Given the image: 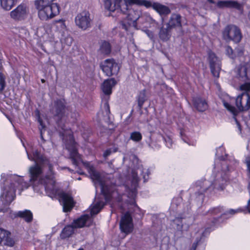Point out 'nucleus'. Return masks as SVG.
<instances>
[{
  "instance_id": "nucleus-1",
  "label": "nucleus",
  "mask_w": 250,
  "mask_h": 250,
  "mask_svg": "<svg viewBox=\"0 0 250 250\" xmlns=\"http://www.w3.org/2000/svg\"><path fill=\"white\" fill-rule=\"evenodd\" d=\"M29 160L35 164L29 168L30 182L35 192L41 193L44 189L50 197L57 193L53 165L44 155L38 150L32 149V154L26 150Z\"/></svg>"
},
{
  "instance_id": "nucleus-2",
  "label": "nucleus",
  "mask_w": 250,
  "mask_h": 250,
  "mask_svg": "<svg viewBox=\"0 0 250 250\" xmlns=\"http://www.w3.org/2000/svg\"><path fill=\"white\" fill-rule=\"evenodd\" d=\"M224 150V148L220 147L216 150V156L217 157L215 160L214 169L212 174L208 180L197 181L196 183V190H199L195 192V195L198 194V200L202 202L204 196L203 193L208 189L223 190L229 179V173L230 169L229 166H236L237 161L233 158L228 159L227 156L224 158L220 156L219 151Z\"/></svg>"
},
{
  "instance_id": "nucleus-3",
  "label": "nucleus",
  "mask_w": 250,
  "mask_h": 250,
  "mask_svg": "<svg viewBox=\"0 0 250 250\" xmlns=\"http://www.w3.org/2000/svg\"><path fill=\"white\" fill-rule=\"evenodd\" d=\"M57 123L59 126L62 130L60 131V134L65 143L66 148L69 152L70 158L73 164L77 166L80 162H82L83 163L84 166L87 169L91 178L94 183L96 188H97L98 186H99L105 201H109L112 196L113 191V187L108 186V182L104 180L100 173L96 171L94 167L91 165L89 162L82 161L81 156L78 152L72 131L70 129H65L64 125H62L59 121H57Z\"/></svg>"
},
{
  "instance_id": "nucleus-4",
  "label": "nucleus",
  "mask_w": 250,
  "mask_h": 250,
  "mask_svg": "<svg viewBox=\"0 0 250 250\" xmlns=\"http://www.w3.org/2000/svg\"><path fill=\"white\" fill-rule=\"evenodd\" d=\"M0 201L4 206H6L14 200L16 189L21 194L23 190L29 187V185L24 181L21 176L17 174L2 173L0 180Z\"/></svg>"
},
{
  "instance_id": "nucleus-5",
  "label": "nucleus",
  "mask_w": 250,
  "mask_h": 250,
  "mask_svg": "<svg viewBox=\"0 0 250 250\" xmlns=\"http://www.w3.org/2000/svg\"><path fill=\"white\" fill-rule=\"evenodd\" d=\"M56 0H35V6L38 10L39 18L42 21L51 19L60 13V6Z\"/></svg>"
},
{
  "instance_id": "nucleus-6",
  "label": "nucleus",
  "mask_w": 250,
  "mask_h": 250,
  "mask_svg": "<svg viewBox=\"0 0 250 250\" xmlns=\"http://www.w3.org/2000/svg\"><path fill=\"white\" fill-rule=\"evenodd\" d=\"M233 75L239 81L244 82L240 85V90L248 93L250 91V64L236 67Z\"/></svg>"
},
{
  "instance_id": "nucleus-7",
  "label": "nucleus",
  "mask_w": 250,
  "mask_h": 250,
  "mask_svg": "<svg viewBox=\"0 0 250 250\" xmlns=\"http://www.w3.org/2000/svg\"><path fill=\"white\" fill-rule=\"evenodd\" d=\"M56 36L59 38L62 44L70 46L73 42V39L68 33L65 23L62 19L56 20L53 23Z\"/></svg>"
},
{
  "instance_id": "nucleus-8",
  "label": "nucleus",
  "mask_w": 250,
  "mask_h": 250,
  "mask_svg": "<svg viewBox=\"0 0 250 250\" xmlns=\"http://www.w3.org/2000/svg\"><path fill=\"white\" fill-rule=\"evenodd\" d=\"M139 178L135 171L132 173L131 178L127 181L125 185L127 196L129 199L128 201L130 205H132L137 208L138 206L136 204L135 198L137 193V187L138 186Z\"/></svg>"
},
{
  "instance_id": "nucleus-9",
  "label": "nucleus",
  "mask_w": 250,
  "mask_h": 250,
  "mask_svg": "<svg viewBox=\"0 0 250 250\" xmlns=\"http://www.w3.org/2000/svg\"><path fill=\"white\" fill-rule=\"evenodd\" d=\"M121 13L124 15V16L122 17L123 19L126 18V20L121 21V26L123 29L127 30L128 28L131 24L135 26L137 24V21H138V23H140L139 20L142 15L140 10L138 9H131L128 8L127 12Z\"/></svg>"
},
{
  "instance_id": "nucleus-10",
  "label": "nucleus",
  "mask_w": 250,
  "mask_h": 250,
  "mask_svg": "<svg viewBox=\"0 0 250 250\" xmlns=\"http://www.w3.org/2000/svg\"><path fill=\"white\" fill-rule=\"evenodd\" d=\"M223 38L227 41H233L239 42L242 38L240 29L235 25H229L225 27L223 32Z\"/></svg>"
},
{
  "instance_id": "nucleus-11",
  "label": "nucleus",
  "mask_w": 250,
  "mask_h": 250,
  "mask_svg": "<svg viewBox=\"0 0 250 250\" xmlns=\"http://www.w3.org/2000/svg\"><path fill=\"white\" fill-rule=\"evenodd\" d=\"M100 67L103 72L107 76L116 74L119 70L118 64L113 59H106L100 64Z\"/></svg>"
},
{
  "instance_id": "nucleus-12",
  "label": "nucleus",
  "mask_w": 250,
  "mask_h": 250,
  "mask_svg": "<svg viewBox=\"0 0 250 250\" xmlns=\"http://www.w3.org/2000/svg\"><path fill=\"white\" fill-rule=\"evenodd\" d=\"M29 14V10L27 5L21 3L11 11L10 17L17 21H21L26 19Z\"/></svg>"
},
{
  "instance_id": "nucleus-13",
  "label": "nucleus",
  "mask_w": 250,
  "mask_h": 250,
  "mask_svg": "<svg viewBox=\"0 0 250 250\" xmlns=\"http://www.w3.org/2000/svg\"><path fill=\"white\" fill-rule=\"evenodd\" d=\"M90 16V13L86 11L78 14L75 19L76 25L83 30H85L89 27L92 21Z\"/></svg>"
},
{
  "instance_id": "nucleus-14",
  "label": "nucleus",
  "mask_w": 250,
  "mask_h": 250,
  "mask_svg": "<svg viewBox=\"0 0 250 250\" xmlns=\"http://www.w3.org/2000/svg\"><path fill=\"white\" fill-rule=\"evenodd\" d=\"M208 61L211 72L214 77L219 78L221 70V61L215 54L212 52L208 53Z\"/></svg>"
},
{
  "instance_id": "nucleus-15",
  "label": "nucleus",
  "mask_w": 250,
  "mask_h": 250,
  "mask_svg": "<svg viewBox=\"0 0 250 250\" xmlns=\"http://www.w3.org/2000/svg\"><path fill=\"white\" fill-rule=\"evenodd\" d=\"M235 103L239 111L248 110L250 108V95L246 92H243L237 97Z\"/></svg>"
},
{
  "instance_id": "nucleus-16",
  "label": "nucleus",
  "mask_w": 250,
  "mask_h": 250,
  "mask_svg": "<svg viewBox=\"0 0 250 250\" xmlns=\"http://www.w3.org/2000/svg\"><path fill=\"white\" fill-rule=\"evenodd\" d=\"M133 225L130 212H127L122 216L120 223V228L122 232L127 234L133 230Z\"/></svg>"
},
{
  "instance_id": "nucleus-17",
  "label": "nucleus",
  "mask_w": 250,
  "mask_h": 250,
  "mask_svg": "<svg viewBox=\"0 0 250 250\" xmlns=\"http://www.w3.org/2000/svg\"><path fill=\"white\" fill-rule=\"evenodd\" d=\"M125 3L122 4L121 6V12H126L128 10V8L133 6H144L148 8L150 6V1L146 0H124Z\"/></svg>"
},
{
  "instance_id": "nucleus-18",
  "label": "nucleus",
  "mask_w": 250,
  "mask_h": 250,
  "mask_svg": "<svg viewBox=\"0 0 250 250\" xmlns=\"http://www.w3.org/2000/svg\"><path fill=\"white\" fill-rule=\"evenodd\" d=\"M64 104L62 100H56L52 103L50 106V111L53 116L61 118L64 114Z\"/></svg>"
},
{
  "instance_id": "nucleus-19",
  "label": "nucleus",
  "mask_w": 250,
  "mask_h": 250,
  "mask_svg": "<svg viewBox=\"0 0 250 250\" xmlns=\"http://www.w3.org/2000/svg\"><path fill=\"white\" fill-rule=\"evenodd\" d=\"M60 200L62 203L64 212H68L71 210L74 206L73 197L68 193L63 192L60 195Z\"/></svg>"
},
{
  "instance_id": "nucleus-20",
  "label": "nucleus",
  "mask_w": 250,
  "mask_h": 250,
  "mask_svg": "<svg viewBox=\"0 0 250 250\" xmlns=\"http://www.w3.org/2000/svg\"><path fill=\"white\" fill-rule=\"evenodd\" d=\"M11 233L7 230L0 228V244L3 242L4 245L13 247L15 241L10 237Z\"/></svg>"
},
{
  "instance_id": "nucleus-21",
  "label": "nucleus",
  "mask_w": 250,
  "mask_h": 250,
  "mask_svg": "<svg viewBox=\"0 0 250 250\" xmlns=\"http://www.w3.org/2000/svg\"><path fill=\"white\" fill-rule=\"evenodd\" d=\"M150 7H152L161 16L168 15L170 12V10L167 6L159 2L150 1V6L149 8Z\"/></svg>"
},
{
  "instance_id": "nucleus-22",
  "label": "nucleus",
  "mask_w": 250,
  "mask_h": 250,
  "mask_svg": "<svg viewBox=\"0 0 250 250\" xmlns=\"http://www.w3.org/2000/svg\"><path fill=\"white\" fill-rule=\"evenodd\" d=\"M91 219L88 215H83L74 220L72 224L75 228H81L90 226Z\"/></svg>"
},
{
  "instance_id": "nucleus-23",
  "label": "nucleus",
  "mask_w": 250,
  "mask_h": 250,
  "mask_svg": "<svg viewBox=\"0 0 250 250\" xmlns=\"http://www.w3.org/2000/svg\"><path fill=\"white\" fill-rule=\"evenodd\" d=\"M216 5L220 8H231L241 10L242 6L237 1L232 0H220L216 3Z\"/></svg>"
},
{
  "instance_id": "nucleus-24",
  "label": "nucleus",
  "mask_w": 250,
  "mask_h": 250,
  "mask_svg": "<svg viewBox=\"0 0 250 250\" xmlns=\"http://www.w3.org/2000/svg\"><path fill=\"white\" fill-rule=\"evenodd\" d=\"M121 2L122 0H105L104 6L105 8L109 11L113 12L117 10L118 12H121Z\"/></svg>"
},
{
  "instance_id": "nucleus-25",
  "label": "nucleus",
  "mask_w": 250,
  "mask_h": 250,
  "mask_svg": "<svg viewBox=\"0 0 250 250\" xmlns=\"http://www.w3.org/2000/svg\"><path fill=\"white\" fill-rule=\"evenodd\" d=\"M172 28L168 25L164 24L160 28L159 36L163 41H167L171 37V30Z\"/></svg>"
},
{
  "instance_id": "nucleus-26",
  "label": "nucleus",
  "mask_w": 250,
  "mask_h": 250,
  "mask_svg": "<svg viewBox=\"0 0 250 250\" xmlns=\"http://www.w3.org/2000/svg\"><path fill=\"white\" fill-rule=\"evenodd\" d=\"M193 102L195 107L200 112H203L208 108V104L206 101L200 97L193 98Z\"/></svg>"
},
{
  "instance_id": "nucleus-27",
  "label": "nucleus",
  "mask_w": 250,
  "mask_h": 250,
  "mask_svg": "<svg viewBox=\"0 0 250 250\" xmlns=\"http://www.w3.org/2000/svg\"><path fill=\"white\" fill-rule=\"evenodd\" d=\"M114 79H107L103 83L102 89L103 92L106 95H109L112 92V88L115 84Z\"/></svg>"
},
{
  "instance_id": "nucleus-28",
  "label": "nucleus",
  "mask_w": 250,
  "mask_h": 250,
  "mask_svg": "<svg viewBox=\"0 0 250 250\" xmlns=\"http://www.w3.org/2000/svg\"><path fill=\"white\" fill-rule=\"evenodd\" d=\"M140 23L142 24H145V27L147 26V24H149L151 26L157 25L156 21L154 20L149 15L145 13L141 15L140 19L139 20Z\"/></svg>"
},
{
  "instance_id": "nucleus-29",
  "label": "nucleus",
  "mask_w": 250,
  "mask_h": 250,
  "mask_svg": "<svg viewBox=\"0 0 250 250\" xmlns=\"http://www.w3.org/2000/svg\"><path fill=\"white\" fill-rule=\"evenodd\" d=\"M14 217L19 216L23 218L27 222H30L33 219V214L29 210H24L23 211H19L14 213Z\"/></svg>"
},
{
  "instance_id": "nucleus-30",
  "label": "nucleus",
  "mask_w": 250,
  "mask_h": 250,
  "mask_svg": "<svg viewBox=\"0 0 250 250\" xmlns=\"http://www.w3.org/2000/svg\"><path fill=\"white\" fill-rule=\"evenodd\" d=\"M74 228L75 227L73 226V224L65 226L60 234L61 238L64 239L71 236L74 233Z\"/></svg>"
},
{
  "instance_id": "nucleus-31",
  "label": "nucleus",
  "mask_w": 250,
  "mask_h": 250,
  "mask_svg": "<svg viewBox=\"0 0 250 250\" xmlns=\"http://www.w3.org/2000/svg\"><path fill=\"white\" fill-rule=\"evenodd\" d=\"M166 24L168 25V26L172 28L175 26H181V17L179 15H172L168 23Z\"/></svg>"
},
{
  "instance_id": "nucleus-32",
  "label": "nucleus",
  "mask_w": 250,
  "mask_h": 250,
  "mask_svg": "<svg viewBox=\"0 0 250 250\" xmlns=\"http://www.w3.org/2000/svg\"><path fill=\"white\" fill-rule=\"evenodd\" d=\"M18 0H0L1 7L9 11L17 3Z\"/></svg>"
},
{
  "instance_id": "nucleus-33",
  "label": "nucleus",
  "mask_w": 250,
  "mask_h": 250,
  "mask_svg": "<svg viewBox=\"0 0 250 250\" xmlns=\"http://www.w3.org/2000/svg\"><path fill=\"white\" fill-rule=\"evenodd\" d=\"M104 205L103 201H98L91 208V214L92 215L98 213Z\"/></svg>"
},
{
  "instance_id": "nucleus-34",
  "label": "nucleus",
  "mask_w": 250,
  "mask_h": 250,
  "mask_svg": "<svg viewBox=\"0 0 250 250\" xmlns=\"http://www.w3.org/2000/svg\"><path fill=\"white\" fill-rule=\"evenodd\" d=\"M138 170L141 172V174L143 176L144 182H146L149 179V175L150 171L149 168L147 167H144L143 166H141L138 167Z\"/></svg>"
},
{
  "instance_id": "nucleus-35",
  "label": "nucleus",
  "mask_w": 250,
  "mask_h": 250,
  "mask_svg": "<svg viewBox=\"0 0 250 250\" xmlns=\"http://www.w3.org/2000/svg\"><path fill=\"white\" fill-rule=\"evenodd\" d=\"M146 100V92L145 90H142L140 92L138 96V105L140 109L142 108L144 103Z\"/></svg>"
},
{
  "instance_id": "nucleus-36",
  "label": "nucleus",
  "mask_w": 250,
  "mask_h": 250,
  "mask_svg": "<svg viewBox=\"0 0 250 250\" xmlns=\"http://www.w3.org/2000/svg\"><path fill=\"white\" fill-rule=\"evenodd\" d=\"M100 50L103 54H108L111 51V46L109 42L104 41L100 46Z\"/></svg>"
},
{
  "instance_id": "nucleus-37",
  "label": "nucleus",
  "mask_w": 250,
  "mask_h": 250,
  "mask_svg": "<svg viewBox=\"0 0 250 250\" xmlns=\"http://www.w3.org/2000/svg\"><path fill=\"white\" fill-rule=\"evenodd\" d=\"M172 226L174 229L177 231H182L183 229V224L182 219L180 218H176L173 220Z\"/></svg>"
},
{
  "instance_id": "nucleus-38",
  "label": "nucleus",
  "mask_w": 250,
  "mask_h": 250,
  "mask_svg": "<svg viewBox=\"0 0 250 250\" xmlns=\"http://www.w3.org/2000/svg\"><path fill=\"white\" fill-rule=\"evenodd\" d=\"M130 139L136 142H139L142 139V135L140 132L134 131L130 134Z\"/></svg>"
},
{
  "instance_id": "nucleus-39",
  "label": "nucleus",
  "mask_w": 250,
  "mask_h": 250,
  "mask_svg": "<svg viewBox=\"0 0 250 250\" xmlns=\"http://www.w3.org/2000/svg\"><path fill=\"white\" fill-rule=\"evenodd\" d=\"M5 76L0 72V93L2 92L6 86Z\"/></svg>"
},
{
  "instance_id": "nucleus-40",
  "label": "nucleus",
  "mask_w": 250,
  "mask_h": 250,
  "mask_svg": "<svg viewBox=\"0 0 250 250\" xmlns=\"http://www.w3.org/2000/svg\"><path fill=\"white\" fill-rule=\"evenodd\" d=\"M163 139L166 143V146L170 148L172 146L173 141L171 136L170 135H166L163 136Z\"/></svg>"
},
{
  "instance_id": "nucleus-41",
  "label": "nucleus",
  "mask_w": 250,
  "mask_h": 250,
  "mask_svg": "<svg viewBox=\"0 0 250 250\" xmlns=\"http://www.w3.org/2000/svg\"><path fill=\"white\" fill-rule=\"evenodd\" d=\"M222 208L220 207H216L211 208L208 211V213L211 215H215L222 214Z\"/></svg>"
},
{
  "instance_id": "nucleus-42",
  "label": "nucleus",
  "mask_w": 250,
  "mask_h": 250,
  "mask_svg": "<svg viewBox=\"0 0 250 250\" xmlns=\"http://www.w3.org/2000/svg\"><path fill=\"white\" fill-rule=\"evenodd\" d=\"M223 104L224 106L234 116H236L237 114V110L234 106L230 105L228 103L225 102H223Z\"/></svg>"
},
{
  "instance_id": "nucleus-43",
  "label": "nucleus",
  "mask_w": 250,
  "mask_h": 250,
  "mask_svg": "<svg viewBox=\"0 0 250 250\" xmlns=\"http://www.w3.org/2000/svg\"><path fill=\"white\" fill-rule=\"evenodd\" d=\"M250 148V141H249L247 146V149L249 150ZM245 163L247 165V170L249 172V175H250V157H246L245 159Z\"/></svg>"
},
{
  "instance_id": "nucleus-44",
  "label": "nucleus",
  "mask_w": 250,
  "mask_h": 250,
  "mask_svg": "<svg viewBox=\"0 0 250 250\" xmlns=\"http://www.w3.org/2000/svg\"><path fill=\"white\" fill-rule=\"evenodd\" d=\"M226 54L227 56H228L230 58L233 59L235 57V55L233 53V51L231 47L229 46H227L225 47Z\"/></svg>"
},
{
  "instance_id": "nucleus-45",
  "label": "nucleus",
  "mask_w": 250,
  "mask_h": 250,
  "mask_svg": "<svg viewBox=\"0 0 250 250\" xmlns=\"http://www.w3.org/2000/svg\"><path fill=\"white\" fill-rule=\"evenodd\" d=\"M181 137L182 140L186 143H187L188 145H190V139L187 136V135L183 131H182L181 132Z\"/></svg>"
},
{
  "instance_id": "nucleus-46",
  "label": "nucleus",
  "mask_w": 250,
  "mask_h": 250,
  "mask_svg": "<svg viewBox=\"0 0 250 250\" xmlns=\"http://www.w3.org/2000/svg\"><path fill=\"white\" fill-rule=\"evenodd\" d=\"M129 159L133 160V163L134 165L138 163L139 160L137 156L134 154H131L130 156Z\"/></svg>"
},
{
  "instance_id": "nucleus-47",
  "label": "nucleus",
  "mask_w": 250,
  "mask_h": 250,
  "mask_svg": "<svg viewBox=\"0 0 250 250\" xmlns=\"http://www.w3.org/2000/svg\"><path fill=\"white\" fill-rule=\"evenodd\" d=\"M146 34L147 35V36L151 39H153V33L152 31L148 30V29H145L143 30Z\"/></svg>"
},
{
  "instance_id": "nucleus-48",
  "label": "nucleus",
  "mask_w": 250,
  "mask_h": 250,
  "mask_svg": "<svg viewBox=\"0 0 250 250\" xmlns=\"http://www.w3.org/2000/svg\"><path fill=\"white\" fill-rule=\"evenodd\" d=\"M38 121H39V122L40 123V125L42 127V128H40V131H41V137L42 139H43L42 132H43V129L44 128V126L43 125L42 122L41 121L40 117L39 118Z\"/></svg>"
},
{
  "instance_id": "nucleus-49",
  "label": "nucleus",
  "mask_w": 250,
  "mask_h": 250,
  "mask_svg": "<svg viewBox=\"0 0 250 250\" xmlns=\"http://www.w3.org/2000/svg\"><path fill=\"white\" fill-rule=\"evenodd\" d=\"M112 153V150L111 149H107L105 151V152L104 153V158H106L107 157H108V156H109Z\"/></svg>"
},
{
  "instance_id": "nucleus-50",
  "label": "nucleus",
  "mask_w": 250,
  "mask_h": 250,
  "mask_svg": "<svg viewBox=\"0 0 250 250\" xmlns=\"http://www.w3.org/2000/svg\"><path fill=\"white\" fill-rule=\"evenodd\" d=\"M239 211H241V210L240 209H238L235 210L231 209L229 210V213L231 214H233L235 213L236 212H237Z\"/></svg>"
},
{
  "instance_id": "nucleus-51",
  "label": "nucleus",
  "mask_w": 250,
  "mask_h": 250,
  "mask_svg": "<svg viewBox=\"0 0 250 250\" xmlns=\"http://www.w3.org/2000/svg\"><path fill=\"white\" fill-rule=\"evenodd\" d=\"M8 211V209L6 208H0V212H5Z\"/></svg>"
},
{
  "instance_id": "nucleus-52",
  "label": "nucleus",
  "mask_w": 250,
  "mask_h": 250,
  "mask_svg": "<svg viewBox=\"0 0 250 250\" xmlns=\"http://www.w3.org/2000/svg\"><path fill=\"white\" fill-rule=\"evenodd\" d=\"M197 243H194L192 245V250H195L197 247Z\"/></svg>"
},
{
  "instance_id": "nucleus-53",
  "label": "nucleus",
  "mask_w": 250,
  "mask_h": 250,
  "mask_svg": "<svg viewBox=\"0 0 250 250\" xmlns=\"http://www.w3.org/2000/svg\"><path fill=\"white\" fill-rule=\"evenodd\" d=\"M248 212L250 213V200L249 201L248 204Z\"/></svg>"
},
{
  "instance_id": "nucleus-54",
  "label": "nucleus",
  "mask_w": 250,
  "mask_h": 250,
  "mask_svg": "<svg viewBox=\"0 0 250 250\" xmlns=\"http://www.w3.org/2000/svg\"><path fill=\"white\" fill-rule=\"evenodd\" d=\"M236 122L237 123V126L238 127L239 130L241 131V127H240V125H239V124L237 122V121L236 120Z\"/></svg>"
},
{
  "instance_id": "nucleus-55",
  "label": "nucleus",
  "mask_w": 250,
  "mask_h": 250,
  "mask_svg": "<svg viewBox=\"0 0 250 250\" xmlns=\"http://www.w3.org/2000/svg\"><path fill=\"white\" fill-rule=\"evenodd\" d=\"M2 68V62L1 60H0V70Z\"/></svg>"
},
{
  "instance_id": "nucleus-56",
  "label": "nucleus",
  "mask_w": 250,
  "mask_h": 250,
  "mask_svg": "<svg viewBox=\"0 0 250 250\" xmlns=\"http://www.w3.org/2000/svg\"><path fill=\"white\" fill-rule=\"evenodd\" d=\"M128 159V156L127 155H125V156L124 157V160H127Z\"/></svg>"
},
{
  "instance_id": "nucleus-57",
  "label": "nucleus",
  "mask_w": 250,
  "mask_h": 250,
  "mask_svg": "<svg viewBox=\"0 0 250 250\" xmlns=\"http://www.w3.org/2000/svg\"><path fill=\"white\" fill-rule=\"evenodd\" d=\"M210 3H214L215 2L212 0H208Z\"/></svg>"
},
{
  "instance_id": "nucleus-58",
  "label": "nucleus",
  "mask_w": 250,
  "mask_h": 250,
  "mask_svg": "<svg viewBox=\"0 0 250 250\" xmlns=\"http://www.w3.org/2000/svg\"><path fill=\"white\" fill-rule=\"evenodd\" d=\"M54 116L55 117V116ZM55 117H56V118H57V119H56V120H57V119L60 120V119H62V117H61V118H59V117H57V116H55Z\"/></svg>"
},
{
  "instance_id": "nucleus-59",
  "label": "nucleus",
  "mask_w": 250,
  "mask_h": 250,
  "mask_svg": "<svg viewBox=\"0 0 250 250\" xmlns=\"http://www.w3.org/2000/svg\"><path fill=\"white\" fill-rule=\"evenodd\" d=\"M132 205V206H133V207L135 208H134V210H136V209H138V208H138V207L137 208H136V207H135L134 206H133V205Z\"/></svg>"
},
{
  "instance_id": "nucleus-60",
  "label": "nucleus",
  "mask_w": 250,
  "mask_h": 250,
  "mask_svg": "<svg viewBox=\"0 0 250 250\" xmlns=\"http://www.w3.org/2000/svg\"><path fill=\"white\" fill-rule=\"evenodd\" d=\"M248 16H249V20H250V12H249V15H248Z\"/></svg>"
},
{
  "instance_id": "nucleus-61",
  "label": "nucleus",
  "mask_w": 250,
  "mask_h": 250,
  "mask_svg": "<svg viewBox=\"0 0 250 250\" xmlns=\"http://www.w3.org/2000/svg\"><path fill=\"white\" fill-rule=\"evenodd\" d=\"M106 104L107 105V110H109V106H108V105L107 104Z\"/></svg>"
},
{
  "instance_id": "nucleus-62",
  "label": "nucleus",
  "mask_w": 250,
  "mask_h": 250,
  "mask_svg": "<svg viewBox=\"0 0 250 250\" xmlns=\"http://www.w3.org/2000/svg\"><path fill=\"white\" fill-rule=\"evenodd\" d=\"M78 250H84L83 248H80Z\"/></svg>"
},
{
  "instance_id": "nucleus-63",
  "label": "nucleus",
  "mask_w": 250,
  "mask_h": 250,
  "mask_svg": "<svg viewBox=\"0 0 250 250\" xmlns=\"http://www.w3.org/2000/svg\"><path fill=\"white\" fill-rule=\"evenodd\" d=\"M42 83H44V80L43 79H42Z\"/></svg>"
}]
</instances>
